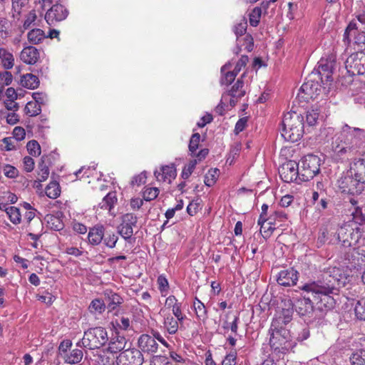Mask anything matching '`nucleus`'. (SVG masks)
I'll return each mask as SVG.
<instances>
[{
	"label": "nucleus",
	"mask_w": 365,
	"mask_h": 365,
	"mask_svg": "<svg viewBox=\"0 0 365 365\" xmlns=\"http://www.w3.org/2000/svg\"><path fill=\"white\" fill-rule=\"evenodd\" d=\"M349 275L340 267H329L322 280L304 284L302 289L307 292L303 297L294 299V307L299 315L311 317L314 312L323 313L335 305L334 295H337L341 287L347 283Z\"/></svg>",
	"instance_id": "nucleus-1"
},
{
	"label": "nucleus",
	"mask_w": 365,
	"mask_h": 365,
	"mask_svg": "<svg viewBox=\"0 0 365 365\" xmlns=\"http://www.w3.org/2000/svg\"><path fill=\"white\" fill-rule=\"evenodd\" d=\"M364 143V130L345 125L332 138L331 157L336 161L343 160L359 153Z\"/></svg>",
	"instance_id": "nucleus-2"
},
{
	"label": "nucleus",
	"mask_w": 365,
	"mask_h": 365,
	"mask_svg": "<svg viewBox=\"0 0 365 365\" xmlns=\"http://www.w3.org/2000/svg\"><path fill=\"white\" fill-rule=\"evenodd\" d=\"M304 117L296 112L284 115L281 135L287 141L297 142L304 133Z\"/></svg>",
	"instance_id": "nucleus-3"
},
{
	"label": "nucleus",
	"mask_w": 365,
	"mask_h": 365,
	"mask_svg": "<svg viewBox=\"0 0 365 365\" xmlns=\"http://www.w3.org/2000/svg\"><path fill=\"white\" fill-rule=\"evenodd\" d=\"M280 319L272 320L269 329V344L272 349L284 353L292 347L291 334L284 327L280 326Z\"/></svg>",
	"instance_id": "nucleus-4"
},
{
	"label": "nucleus",
	"mask_w": 365,
	"mask_h": 365,
	"mask_svg": "<svg viewBox=\"0 0 365 365\" xmlns=\"http://www.w3.org/2000/svg\"><path fill=\"white\" fill-rule=\"evenodd\" d=\"M108 341V332L102 327L88 329L84 331L83 337L76 345L91 350L98 349Z\"/></svg>",
	"instance_id": "nucleus-5"
},
{
	"label": "nucleus",
	"mask_w": 365,
	"mask_h": 365,
	"mask_svg": "<svg viewBox=\"0 0 365 365\" xmlns=\"http://www.w3.org/2000/svg\"><path fill=\"white\" fill-rule=\"evenodd\" d=\"M337 242H341L344 247L349 249L356 248V246L360 244L361 230L358 226L353 227L351 223L343 224L336 231Z\"/></svg>",
	"instance_id": "nucleus-6"
},
{
	"label": "nucleus",
	"mask_w": 365,
	"mask_h": 365,
	"mask_svg": "<svg viewBox=\"0 0 365 365\" xmlns=\"http://www.w3.org/2000/svg\"><path fill=\"white\" fill-rule=\"evenodd\" d=\"M320 158L314 155H307L302 158L299 165L301 181L312 179L320 171Z\"/></svg>",
	"instance_id": "nucleus-7"
},
{
	"label": "nucleus",
	"mask_w": 365,
	"mask_h": 365,
	"mask_svg": "<svg viewBox=\"0 0 365 365\" xmlns=\"http://www.w3.org/2000/svg\"><path fill=\"white\" fill-rule=\"evenodd\" d=\"M356 180L357 178L351 176V173L348 170L346 175L341 176L338 180L339 187L342 192L359 195L361 193L365 187Z\"/></svg>",
	"instance_id": "nucleus-8"
},
{
	"label": "nucleus",
	"mask_w": 365,
	"mask_h": 365,
	"mask_svg": "<svg viewBox=\"0 0 365 365\" xmlns=\"http://www.w3.org/2000/svg\"><path fill=\"white\" fill-rule=\"evenodd\" d=\"M347 72L352 76L365 73V53L363 51L351 54L345 62Z\"/></svg>",
	"instance_id": "nucleus-9"
},
{
	"label": "nucleus",
	"mask_w": 365,
	"mask_h": 365,
	"mask_svg": "<svg viewBox=\"0 0 365 365\" xmlns=\"http://www.w3.org/2000/svg\"><path fill=\"white\" fill-rule=\"evenodd\" d=\"M143 361V354L135 348L124 350L116 358L117 365H142Z\"/></svg>",
	"instance_id": "nucleus-10"
},
{
	"label": "nucleus",
	"mask_w": 365,
	"mask_h": 365,
	"mask_svg": "<svg viewBox=\"0 0 365 365\" xmlns=\"http://www.w3.org/2000/svg\"><path fill=\"white\" fill-rule=\"evenodd\" d=\"M316 76V74L311 76L302 85L299 89L301 98L306 101L317 98L322 91V86L317 78H312V76Z\"/></svg>",
	"instance_id": "nucleus-11"
},
{
	"label": "nucleus",
	"mask_w": 365,
	"mask_h": 365,
	"mask_svg": "<svg viewBox=\"0 0 365 365\" xmlns=\"http://www.w3.org/2000/svg\"><path fill=\"white\" fill-rule=\"evenodd\" d=\"M279 174L285 182H302L299 165L295 161L289 160L284 163L279 170Z\"/></svg>",
	"instance_id": "nucleus-12"
},
{
	"label": "nucleus",
	"mask_w": 365,
	"mask_h": 365,
	"mask_svg": "<svg viewBox=\"0 0 365 365\" xmlns=\"http://www.w3.org/2000/svg\"><path fill=\"white\" fill-rule=\"evenodd\" d=\"M138 217L133 213H126L122 216V222L118 227V232L125 240H130L133 235V227H136Z\"/></svg>",
	"instance_id": "nucleus-13"
},
{
	"label": "nucleus",
	"mask_w": 365,
	"mask_h": 365,
	"mask_svg": "<svg viewBox=\"0 0 365 365\" xmlns=\"http://www.w3.org/2000/svg\"><path fill=\"white\" fill-rule=\"evenodd\" d=\"M345 260H347L350 267L356 269H361L365 267V250L357 248L349 249L344 255Z\"/></svg>",
	"instance_id": "nucleus-14"
},
{
	"label": "nucleus",
	"mask_w": 365,
	"mask_h": 365,
	"mask_svg": "<svg viewBox=\"0 0 365 365\" xmlns=\"http://www.w3.org/2000/svg\"><path fill=\"white\" fill-rule=\"evenodd\" d=\"M138 345L141 353L150 355L155 354L159 347L154 336L149 334H142L138 340Z\"/></svg>",
	"instance_id": "nucleus-15"
},
{
	"label": "nucleus",
	"mask_w": 365,
	"mask_h": 365,
	"mask_svg": "<svg viewBox=\"0 0 365 365\" xmlns=\"http://www.w3.org/2000/svg\"><path fill=\"white\" fill-rule=\"evenodd\" d=\"M68 14V10L63 5L56 4L48 10L45 19L48 24L52 25L55 22L64 20Z\"/></svg>",
	"instance_id": "nucleus-16"
},
{
	"label": "nucleus",
	"mask_w": 365,
	"mask_h": 365,
	"mask_svg": "<svg viewBox=\"0 0 365 365\" xmlns=\"http://www.w3.org/2000/svg\"><path fill=\"white\" fill-rule=\"evenodd\" d=\"M299 273L293 268L281 270L277 277V283L284 287H291L297 284Z\"/></svg>",
	"instance_id": "nucleus-17"
},
{
	"label": "nucleus",
	"mask_w": 365,
	"mask_h": 365,
	"mask_svg": "<svg viewBox=\"0 0 365 365\" xmlns=\"http://www.w3.org/2000/svg\"><path fill=\"white\" fill-rule=\"evenodd\" d=\"M351 176L357 178L356 181L365 187V153L361 158L354 160L351 164L349 170Z\"/></svg>",
	"instance_id": "nucleus-18"
},
{
	"label": "nucleus",
	"mask_w": 365,
	"mask_h": 365,
	"mask_svg": "<svg viewBox=\"0 0 365 365\" xmlns=\"http://www.w3.org/2000/svg\"><path fill=\"white\" fill-rule=\"evenodd\" d=\"M154 175L158 181L169 183L176 177V169L173 164L161 166L160 170H155Z\"/></svg>",
	"instance_id": "nucleus-19"
},
{
	"label": "nucleus",
	"mask_w": 365,
	"mask_h": 365,
	"mask_svg": "<svg viewBox=\"0 0 365 365\" xmlns=\"http://www.w3.org/2000/svg\"><path fill=\"white\" fill-rule=\"evenodd\" d=\"M40 57L38 50L34 46L25 47L20 53V59L25 63L29 65L35 64Z\"/></svg>",
	"instance_id": "nucleus-20"
},
{
	"label": "nucleus",
	"mask_w": 365,
	"mask_h": 365,
	"mask_svg": "<svg viewBox=\"0 0 365 365\" xmlns=\"http://www.w3.org/2000/svg\"><path fill=\"white\" fill-rule=\"evenodd\" d=\"M104 237V228L103 226H95L89 230L88 234V243L93 246L98 245Z\"/></svg>",
	"instance_id": "nucleus-21"
},
{
	"label": "nucleus",
	"mask_w": 365,
	"mask_h": 365,
	"mask_svg": "<svg viewBox=\"0 0 365 365\" xmlns=\"http://www.w3.org/2000/svg\"><path fill=\"white\" fill-rule=\"evenodd\" d=\"M180 321L175 319L171 314L168 313L164 316L163 329L169 334H175L178 332Z\"/></svg>",
	"instance_id": "nucleus-22"
},
{
	"label": "nucleus",
	"mask_w": 365,
	"mask_h": 365,
	"mask_svg": "<svg viewBox=\"0 0 365 365\" xmlns=\"http://www.w3.org/2000/svg\"><path fill=\"white\" fill-rule=\"evenodd\" d=\"M126 343V339L117 334L115 336H112L109 341L107 351L110 353H117L120 351L125 347Z\"/></svg>",
	"instance_id": "nucleus-23"
},
{
	"label": "nucleus",
	"mask_w": 365,
	"mask_h": 365,
	"mask_svg": "<svg viewBox=\"0 0 365 365\" xmlns=\"http://www.w3.org/2000/svg\"><path fill=\"white\" fill-rule=\"evenodd\" d=\"M267 214L261 213L258 219V225H260V232L263 237H269L275 229L274 227L270 225L269 217H267Z\"/></svg>",
	"instance_id": "nucleus-24"
},
{
	"label": "nucleus",
	"mask_w": 365,
	"mask_h": 365,
	"mask_svg": "<svg viewBox=\"0 0 365 365\" xmlns=\"http://www.w3.org/2000/svg\"><path fill=\"white\" fill-rule=\"evenodd\" d=\"M15 58L8 49L0 47V63L5 70L11 69L14 66Z\"/></svg>",
	"instance_id": "nucleus-25"
},
{
	"label": "nucleus",
	"mask_w": 365,
	"mask_h": 365,
	"mask_svg": "<svg viewBox=\"0 0 365 365\" xmlns=\"http://www.w3.org/2000/svg\"><path fill=\"white\" fill-rule=\"evenodd\" d=\"M326 242L329 244H335L337 242L336 240V234L335 232H331L328 230L327 228L322 229L320 230L318 238H317V245L319 246H322L324 245Z\"/></svg>",
	"instance_id": "nucleus-26"
},
{
	"label": "nucleus",
	"mask_w": 365,
	"mask_h": 365,
	"mask_svg": "<svg viewBox=\"0 0 365 365\" xmlns=\"http://www.w3.org/2000/svg\"><path fill=\"white\" fill-rule=\"evenodd\" d=\"M105 296L108 301V308L109 311L114 310L123 302V298L118 294L112 291L106 290L105 292Z\"/></svg>",
	"instance_id": "nucleus-27"
},
{
	"label": "nucleus",
	"mask_w": 365,
	"mask_h": 365,
	"mask_svg": "<svg viewBox=\"0 0 365 365\" xmlns=\"http://www.w3.org/2000/svg\"><path fill=\"white\" fill-rule=\"evenodd\" d=\"M20 83L22 86L29 89H35L39 85V80L36 76L32 73H26L21 76Z\"/></svg>",
	"instance_id": "nucleus-28"
},
{
	"label": "nucleus",
	"mask_w": 365,
	"mask_h": 365,
	"mask_svg": "<svg viewBox=\"0 0 365 365\" xmlns=\"http://www.w3.org/2000/svg\"><path fill=\"white\" fill-rule=\"evenodd\" d=\"M196 317L199 321L205 322L207 319V311L205 304L197 297L193 302Z\"/></svg>",
	"instance_id": "nucleus-29"
},
{
	"label": "nucleus",
	"mask_w": 365,
	"mask_h": 365,
	"mask_svg": "<svg viewBox=\"0 0 365 365\" xmlns=\"http://www.w3.org/2000/svg\"><path fill=\"white\" fill-rule=\"evenodd\" d=\"M83 351L81 349H75L63 357L64 362L69 364H76L81 362L83 359Z\"/></svg>",
	"instance_id": "nucleus-30"
},
{
	"label": "nucleus",
	"mask_w": 365,
	"mask_h": 365,
	"mask_svg": "<svg viewBox=\"0 0 365 365\" xmlns=\"http://www.w3.org/2000/svg\"><path fill=\"white\" fill-rule=\"evenodd\" d=\"M106 306L103 299H93L89 306L88 310L92 314H101L106 310Z\"/></svg>",
	"instance_id": "nucleus-31"
},
{
	"label": "nucleus",
	"mask_w": 365,
	"mask_h": 365,
	"mask_svg": "<svg viewBox=\"0 0 365 365\" xmlns=\"http://www.w3.org/2000/svg\"><path fill=\"white\" fill-rule=\"evenodd\" d=\"M245 76V73L241 76V78L238 79L235 85L231 88L229 91V95L232 98H235L237 99L241 98L245 94V91L243 88V81L242 78Z\"/></svg>",
	"instance_id": "nucleus-32"
},
{
	"label": "nucleus",
	"mask_w": 365,
	"mask_h": 365,
	"mask_svg": "<svg viewBox=\"0 0 365 365\" xmlns=\"http://www.w3.org/2000/svg\"><path fill=\"white\" fill-rule=\"evenodd\" d=\"M117 202L115 192H108L103 199L102 202L99 203V207L101 209L108 210L109 211L114 207Z\"/></svg>",
	"instance_id": "nucleus-33"
},
{
	"label": "nucleus",
	"mask_w": 365,
	"mask_h": 365,
	"mask_svg": "<svg viewBox=\"0 0 365 365\" xmlns=\"http://www.w3.org/2000/svg\"><path fill=\"white\" fill-rule=\"evenodd\" d=\"M28 40L30 43L38 44L46 38L44 31L40 29H32L27 34Z\"/></svg>",
	"instance_id": "nucleus-34"
},
{
	"label": "nucleus",
	"mask_w": 365,
	"mask_h": 365,
	"mask_svg": "<svg viewBox=\"0 0 365 365\" xmlns=\"http://www.w3.org/2000/svg\"><path fill=\"white\" fill-rule=\"evenodd\" d=\"M231 67V64L226 63L221 68V73H222L223 76L221 78V83L225 85H230L232 83L235 78V74L229 71V69Z\"/></svg>",
	"instance_id": "nucleus-35"
},
{
	"label": "nucleus",
	"mask_w": 365,
	"mask_h": 365,
	"mask_svg": "<svg viewBox=\"0 0 365 365\" xmlns=\"http://www.w3.org/2000/svg\"><path fill=\"white\" fill-rule=\"evenodd\" d=\"M220 175V170L217 168H211L205 175L204 182L207 187L215 185Z\"/></svg>",
	"instance_id": "nucleus-36"
},
{
	"label": "nucleus",
	"mask_w": 365,
	"mask_h": 365,
	"mask_svg": "<svg viewBox=\"0 0 365 365\" xmlns=\"http://www.w3.org/2000/svg\"><path fill=\"white\" fill-rule=\"evenodd\" d=\"M5 212L13 224L18 225L21 222V217L19 209L14 206H10L5 208Z\"/></svg>",
	"instance_id": "nucleus-37"
},
{
	"label": "nucleus",
	"mask_w": 365,
	"mask_h": 365,
	"mask_svg": "<svg viewBox=\"0 0 365 365\" xmlns=\"http://www.w3.org/2000/svg\"><path fill=\"white\" fill-rule=\"evenodd\" d=\"M61 193L59 184L53 181L51 182L46 187V195L51 199L57 198Z\"/></svg>",
	"instance_id": "nucleus-38"
},
{
	"label": "nucleus",
	"mask_w": 365,
	"mask_h": 365,
	"mask_svg": "<svg viewBox=\"0 0 365 365\" xmlns=\"http://www.w3.org/2000/svg\"><path fill=\"white\" fill-rule=\"evenodd\" d=\"M46 219L49 227L53 230L59 231L61 230L64 227L61 220L53 215H46Z\"/></svg>",
	"instance_id": "nucleus-39"
},
{
	"label": "nucleus",
	"mask_w": 365,
	"mask_h": 365,
	"mask_svg": "<svg viewBox=\"0 0 365 365\" xmlns=\"http://www.w3.org/2000/svg\"><path fill=\"white\" fill-rule=\"evenodd\" d=\"M25 113L29 116H36L41 112V107L34 101H29L26 103L24 108Z\"/></svg>",
	"instance_id": "nucleus-40"
},
{
	"label": "nucleus",
	"mask_w": 365,
	"mask_h": 365,
	"mask_svg": "<svg viewBox=\"0 0 365 365\" xmlns=\"http://www.w3.org/2000/svg\"><path fill=\"white\" fill-rule=\"evenodd\" d=\"M240 318L238 316L235 315L232 322L225 320L222 323V329L225 332L230 330L233 334H237L238 329V324Z\"/></svg>",
	"instance_id": "nucleus-41"
},
{
	"label": "nucleus",
	"mask_w": 365,
	"mask_h": 365,
	"mask_svg": "<svg viewBox=\"0 0 365 365\" xmlns=\"http://www.w3.org/2000/svg\"><path fill=\"white\" fill-rule=\"evenodd\" d=\"M270 225L275 227L277 222H282L287 219V215L282 210H276L269 216Z\"/></svg>",
	"instance_id": "nucleus-42"
},
{
	"label": "nucleus",
	"mask_w": 365,
	"mask_h": 365,
	"mask_svg": "<svg viewBox=\"0 0 365 365\" xmlns=\"http://www.w3.org/2000/svg\"><path fill=\"white\" fill-rule=\"evenodd\" d=\"M349 359L351 365H365V350L353 353Z\"/></svg>",
	"instance_id": "nucleus-43"
},
{
	"label": "nucleus",
	"mask_w": 365,
	"mask_h": 365,
	"mask_svg": "<svg viewBox=\"0 0 365 365\" xmlns=\"http://www.w3.org/2000/svg\"><path fill=\"white\" fill-rule=\"evenodd\" d=\"M353 222L359 225H365V210L364 211L361 207H357L352 212Z\"/></svg>",
	"instance_id": "nucleus-44"
},
{
	"label": "nucleus",
	"mask_w": 365,
	"mask_h": 365,
	"mask_svg": "<svg viewBox=\"0 0 365 365\" xmlns=\"http://www.w3.org/2000/svg\"><path fill=\"white\" fill-rule=\"evenodd\" d=\"M113 327L121 330H128L130 327V321L128 317H121L112 322Z\"/></svg>",
	"instance_id": "nucleus-45"
},
{
	"label": "nucleus",
	"mask_w": 365,
	"mask_h": 365,
	"mask_svg": "<svg viewBox=\"0 0 365 365\" xmlns=\"http://www.w3.org/2000/svg\"><path fill=\"white\" fill-rule=\"evenodd\" d=\"M157 283L161 295L163 297H165L169 289V283L167 278L164 275L161 274L158 277Z\"/></svg>",
	"instance_id": "nucleus-46"
},
{
	"label": "nucleus",
	"mask_w": 365,
	"mask_h": 365,
	"mask_svg": "<svg viewBox=\"0 0 365 365\" xmlns=\"http://www.w3.org/2000/svg\"><path fill=\"white\" fill-rule=\"evenodd\" d=\"M354 311L359 319L365 320V298L361 299L356 302Z\"/></svg>",
	"instance_id": "nucleus-47"
},
{
	"label": "nucleus",
	"mask_w": 365,
	"mask_h": 365,
	"mask_svg": "<svg viewBox=\"0 0 365 365\" xmlns=\"http://www.w3.org/2000/svg\"><path fill=\"white\" fill-rule=\"evenodd\" d=\"M38 169L39 170L38 172L37 180L38 182H43L48 178L49 175L48 167L44 163L43 160H42L38 164Z\"/></svg>",
	"instance_id": "nucleus-48"
},
{
	"label": "nucleus",
	"mask_w": 365,
	"mask_h": 365,
	"mask_svg": "<svg viewBox=\"0 0 365 365\" xmlns=\"http://www.w3.org/2000/svg\"><path fill=\"white\" fill-rule=\"evenodd\" d=\"M197 164V160H192L189 162L188 164L185 165L183 168V170L181 173V177L186 180L187 179L191 174L192 173L193 170L195 168L196 165Z\"/></svg>",
	"instance_id": "nucleus-49"
},
{
	"label": "nucleus",
	"mask_w": 365,
	"mask_h": 365,
	"mask_svg": "<svg viewBox=\"0 0 365 365\" xmlns=\"http://www.w3.org/2000/svg\"><path fill=\"white\" fill-rule=\"evenodd\" d=\"M11 2L13 16L15 17L16 14H21L22 9L28 4L29 0H11Z\"/></svg>",
	"instance_id": "nucleus-50"
},
{
	"label": "nucleus",
	"mask_w": 365,
	"mask_h": 365,
	"mask_svg": "<svg viewBox=\"0 0 365 365\" xmlns=\"http://www.w3.org/2000/svg\"><path fill=\"white\" fill-rule=\"evenodd\" d=\"M200 140V135L197 133H194L190 140L189 143V151L190 152V155H195V153L197 151L199 143Z\"/></svg>",
	"instance_id": "nucleus-51"
},
{
	"label": "nucleus",
	"mask_w": 365,
	"mask_h": 365,
	"mask_svg": "<svg viewBox=\"0 0 365 365\" xmlns=\"http://www.w3.org/2000/svg\"><path fill=\"white\" fill-rule=\"evenodd\" d=\"M262 14V9L255 7L250 14V24L252 26H257L259 22Z\"/></svg>",
	"instance_id": "nucleus-52"
},
{
	"label": "nucleus",
	"mask_w": 365,
	"mask_h": 365,
	"mask_svg": "<svg viewBox=\"0 0 365 365\" xmlns=\"http://www.w3.org/2000/svg\"><path fill=\"white\" fill-rule=\"evenodd\" d=\"M16 140L13 138H4L0 141V147L2 150L10 151L16 148Z\"/></svg>",
	"instance_id": "nucleus-53"
},
{
	"label": "nucleus",
	"mask_w": 365,
	"mask_h": 365,
	"mask_svg": "<svg viewBox=\"0 0 365 365\" xmlns=\"http://www.w3.org/2000/svg\"><path fill=\"white\" fill-rule=\"evenodd\" d=\"M247 30V21L243 19L240 23L237 24L234 27V32L237 36V41L238 43L240 42V37L243 36Z\"/></svg>",
	"instance_id": "nucleus-54"
},
{
	"label": "nucleus",
	"mask_w": 365,
	"mask_h": 365,
	"mask_svg": "<svg viewBox=\"0 0 365 365\" xmlns=\"http://www.w3.org/2000/svg\"><path fill=\"white\" fill-rule=\"evenodd\" d=\"M27 150L30 155L37 156L41 154V147L36 140H30L26 145Z\"/></svg>",
	"instance_id": "nucleus-55"
},
{
	"label": "nucleus",
	"mask_w": 365,
	"mask_h": 365,
	"mask_svg": "<svg viewBox=\"0 0 365 365\" xmlns=\"http://www.w3.org/2000/svg\"><path fill=\"white\" fill-rule=\"evenodd\" d=\"M159 194V190L157 187H148L143 192V200L151 201L155 200Z\"/></svg>",
	"instance_id": "nucleus-56"
},
{
	"label": "nucleus",
	"mask_w": 365,
	"mask_h": 365,
	"mask_svg": "<svg viewBox=\"0 0 365 365\" xmlns=\"http://www.w3.org/2000/svg\"><path fill=\"white\" fill-rule=\"evenodd\" d=\"M358 31L356 24L354 21H351L344 32V38L349 43L351 42V37L352 34H355Z\"/></svg>",
	"instance_id": "nucleus-57"
},
{
	"label": "nucleus",
	"mask_w": 365,
	"mask_h": 365,
	"mask_svg": "<svg viewBox=\"0 0 365 365\" xmlns=\"http://www.w3.org/2000/svg\"><path fill=\"white\" fill-rule=\"evenodd\" d=\"M172 310V315L180 321V324H182L183 322L186 319V316L183 314L182 310V303L175 306Z\"/></svg>",
	"instance_id": "nucleus-58"
},
{
	"label": "nucleus",
	"mask_w": 365,
	"mask_h": 365,
	"mask_svg": "<svg viewBox=\"0 0 365 365\" xmlns=\"http://www.w3.org/2000/svg\"><path fill=\"white\" fill-rule=\"evenodd\" d=\"M319 118V112L317 110H311L307 112V123L309 126L314 125Z\"/></svg>",
	"instance_id": "nucleus-59"
},
{
	"label": "nucleus",
	"mask_w": 365,
	"mask_h": 365,
	"mask_svg": "<svg viewBox=\"0 0 365 365\" xmlns=\"http://www.w3.org/2000/svg\"><path fill=\"white\" fill-rule=\"evenodd\" d=\"M200 199L191 201L187 207V212L190 216L195 215L200 207Z\"/></svg>",
	"instance_id": "nucleus-60"
},
{
	"label": "nucleus",
	"mask_w": 365,
	"mask_h": 365,
	"mask_svg": "<svg viewBox=\"0 0 365 365\" xmlns=\"http://www.w3.org/2000/svg\"><path fill=\"white\" fill-rule=\"evenodd\" d=\"M72 346V342L69 339H65L62 341L58 347V351L60 356L63 358L65 355H66L68 352V351Z\"/></svg>",
	"instance_id": "nucleus-61"
},
{
	"label": "nucleus",
	"mask_w": 365,
	"mask_h": 365,
	"mask_svg": "<svg viewBox=\"0 0 365 365\" xmlns=\"http://www.w3.org/2000/svg\"><path fill=\"white\" fill-rule=\"evenodd\" d=\"M280 319V326L281 327H284L289 323L291 322L292 320V314H291V312L289 310H287L285 312H283L282 315H279L277 317H275L274 319H273L272 320H279Z\"/></svg>",
	"instance_id": "nucleus-62"
},
{
	"label": "nucleus",
	"mask_w": 365,
	"mask_h": 365,
	"mask_svg": "<svg viewBox=\"0 0 365 365\" xmlns=\"http://www.w3.org/2000/svg\"><path fill=\"white\" fill-rule=\"evenodd\" d=\"M4 175L9 178H15L19 175L18 170L10 165H6L3 168Z\"/></svg>",
	"instance_id": "nucleus-63"
},
{
	"label": "nucleus",
	"mask_w": 365,
	"mask_h": 365,
	"mask_svg": "<svg viewBox=\"0 0 365 365\" xmlns=\"http://www.w3.org/2000/svg\"><path fill=\"white\" fill-rule=\"evenodd\" d=\"M237 359L236 351H231L227 354L222 361V365H235Z\"/></svg>",
	"instance_id": "nucleus-64"
}]
</instances>
